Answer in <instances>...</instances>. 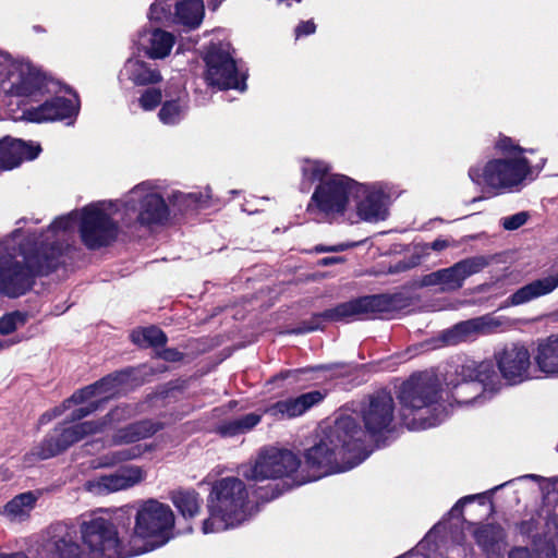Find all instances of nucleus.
Instances as JSON below:
<instances>
[{
  "instance_id": "f257e3e1",
  "label": "nucleus",
  "mask_w": 558,
  "mask_h": 558,
  "mask_svg": "<svg viewBox=\"0 0 558 558\" xmlns=\"http://www.w3.org/2000/svg\"><path fill=\"white\" fill-rule=\"evenodd\" d=\"M393 420L395 401L386 391L372 395L361 408L360 416L339 414L331 424L320 427L319 441L305 453V468L311 473L298 476L295 484L359 465L368 456L365 449L367 435L375 437L391 430Z\"/></svg>"
},
{
  "instance_id": "f03ea898",
  "label": "nucleus",
  "mask_w": 558,
  "mask_h": 558,
  "mask_svg": "<svg viewBox=\"0 0 558 558\" xmlns=\"http://www.w3.org/2000/svg\"><path fill=\"white\" fill-rule=\"evenodd\" d=\"M120 213L117 201L90 203L78 210L60 216L35 238L31 247L20 243V231L16 230L17 248L26 253L27 262L33 264L36 275L49 272L58 265V259L68 251L77 227L83 244L89 250H98L111 244L119 234V226L114 216Z\"/></svg>"
},
{
  "instance_id": "7ed1b4c3",
  "label": "nucleus",
  "mask_w": 558,
  "mask_h": 558,
  "mask_svg": "<svg viewBox=\"0 0 558 558\" xmlns=\"http://www.w3.org/2000/svg\"><path fill=\"white\" fill-rule=\"evenodd\" d=\"M137 413L136 405H119L101 420L77 423L57 429L53 435L45 438L40 445L34 447L29 453L24 456V465L31 466L39 460L52 458L86 436L104 433L108 429H113L108 439L109 446H123L149 438L162 428L159 422L151 420L137 421L118 427L120 423L132 418Z\"/></svg>"
},
{
  "instance_id": "20e7f679",
  "label": "nucleus",
  "mask_w": 558,
  "mask_h": 558,
  "mask_svg": "<svg viewBox=\"0 0 558 558\" xmlns=\"http://www.w3.org/2000/svg\"><path fill=\"white\" fill-rule=\"evenodd\" d=\"M500 156L475 165L469 169V178L496 195L519 191L526 180L544 166V159L536 165L525 157L526 149L520 147L510 137L502 136L496 142Z\"/></svg>"
},
{
  "instance_id": "39448f33",
  "label": "nucleus",
  "mask_w": 558,
  "mask_h": 558,
  "mask_svg": "<svg viewBox=\"0 0 558 558\" xmlns=\"http://www.w3.org/2000/svg\"><path fill=\"white\" fill-rule=\"evenodd\" d=\"M253 509L246 485L240 478H221L213 485L202 532L219 533L238 526L253 514Z\"/></svg>"
},
{
  "instance_id": "423d86ee",
  "label": "nucleus",
  "mask_w": 558,
  "mask_h": 558,
  "mask_svg": "<svg viewBox=\"0 0 558 558\" xmlns=\"http://www.w3.org/2000/svg\"><path fill=\"white\" fill-rule=\"evenodd\" d=\"M174 514L171 508L156 499L143 501L136 512L131 553L142 555L165 545L172 537Z\"/></svg>"
},
{
  "instance_id": "0eeeda50",
  "label": "nucleus",
  "mask_w": 558,
  "mask_h": 558,
  "mask_svg": "<svg viewBox=\"0 0 558 558\" xmlns=\"http://www.w3.org/2000/svg\"><path fill=\"white\" fill-rule=\"evenodd\" d=\"M437 395L435 384L422 377H412L402 385L399 396L401 416L410 429L434 427L442 421L444 410H440Z\"/></svg>"
},
{
  "instance_id": "6e6552de",
  "label": "nucleus",
  "mask_w": 558,
  "mask_h": 558,
  "mask_svg": "<svg viewBox=\"0 0 558 558\" xmlns=\"http://www.w3.org/2000/svg\"><path fill=\"white\" fill-rule=\"evenodd\" d=\"M80 533L86 558H126L131 553V542L124 544L109 514L99 510L85 515L80 524Z\"/></svg>"
},
{
  "instance_id": "1a4fd4ad",
  "label": "nucleus",
  "mask_w": 558,
  "mask_h": 558,
  "mask_svg": "<svg viewBox=\"0 0 558 558\" xmlns=\"http://www.w3.org/2000/svg\"><path fill=\"white\" fill-rule=\"evenodd\" d=\"M125 226L137 222L141 226H160L168 220L169 208L160 185L150 181L135 185L122 199L117 201Z\"/></svg>"
},
{
  "instance_id": "9d476101",
  "label": "nucleus",
  "mask_w": 558,
  "mask_h": 558,
  "mask_svg": "<svg viewBox=\"0 0 558 558\" xmlns=\"http://www.w3.org/2000/svg\"><path fill=\"white\" fill-rule=\"evenodd\" d=\"M356 181L348 175L332 173L315 187L308 210L329 221L345 222Z\"/></svg>"
},
{
  "instance_id": "9b49d317",
  "label": "nucleus",
  "mask_w": 558,
  "mask_h": 558,
  "mask_svg": "<svg viewBox=\"0 0 558 558\" xmlns=\"http://www.w3.org/2000/svg\"><path fill=\"white\" fill-rule=\"evenodd\" d=\"M17 232L0 240V293L8 298H19L34 284L33 264L26 253L17 248Z\"/></svg>"
},
{
  "instance_id": "f8f14e48",
  "label": "nucleus",
  "mask_w": 558,
  "mask_h": 558,
  "mask_svg": "<svg viewBox=\"0 0 558 558\" xmlns=\"http://www.w3.org/2000/svg\"><path fill=\"white\" fill-rule=\"evenodd\" d=\"M50 93V83L36 69L8 56L0 71V94L40 102Z\"/></svg>"
},
{
  "instance_id": "ddd939ff",
  "label": "nucleus",
  "mask_w": 558,
  "mask_h": 558,
  "mask_svg": "<svg viewBox=\"0 0 558 558\" xmlns=\"http://www.w3.org/2000/svg\"><path fill=\"white\" fill-rule=\"evenodd\" d=\"M391 187L385 182L355 183L345 223H376L387 219Z\"/></svg>"
},
{
  "instance_id": "4468645a",
  "label": "nucleus",
  "mask_w": 558,
  "mask_h": 558,
  "mask_svg": "<svg viewBox=\"0 0 558 558\" xmlns=\"http://www.w3.org/2000/svg\"><path fill=\"white\" fill-rule=\"evenodd\" d=\"M300 466L301 461L292 451L266 447L253 460L242 464L239 473L247 481L262 482L291 477Z\"/></svg>"
},
{
  "instance_id": "2eb2a0df",
  "label": "nucleus",
  "mask_w": 558,
  "mask_h": 558,
  "mask_svg": "<svg viewBox=\"0 0 558 558\" xmlns=\"http://www.w3.org/2000/svg\"><path fill=\"white\" fill-rule=\"evenodd\" d=\"M122 383L123 375L105 377L74 392L61 407L53 410V415H61L63 411L74 408L69 415V421H80L97 411L104 402L118 395Z\"/></svg>"
},
{
  "instance_id": "dca6fc26",
  "label": "nucleus",
  "mask_w": 558,
  "mask_h": 558,
  "mask_svg": "<svg viewBox=\"0 0 558 558\" xmlns=\"http://www.w3.org/2000/svg\"><path fill=\"white\" fill-rule=\"evenodd\" d=\"M205 78L208 84L220 89L245 90V75L240 72L227 43L211 44L205 54Z\"/></svg>"
},
{
  "instance_id": "f3484780",
  "label": "nucleus",
  "mask_w": 558,
  "mask_h": 558,
  "mask_svg": "<svg viewBox=\"0 0 558 558\" xmlns=\"http://www.w3.org/2000/svg\"><path fill=\"white\" fill-rule=\"evenodd\" d=\"M494 356L502 378L508 384H521L533 377L531 375V354L525 345L505 344L495 352Z\"/></svg>"
},
{
  "instance_id": "a211bd4d",
  "label": "nucleus",
  "mask_w": 558,
  "mask_h": 558,
  "mask_svg": "<svg viewBox=\"0 0 558 558\" xmlns=\"http://www.w3.org/2000/svg\"><path fill=\"white\" fill-rule=\"evenodd\" d=\"M146 477L147 471L144 466L126 464L110 474L88 481L86 488L96 495H107L135 487L142 484Z\"/></svg>"
},
{
  "instance_id": "6ab92c4d",
  "label": "nucleus",
  "mask_w": 558,
  "mask_h": 558,
  "mask_svg": "<svg viewBox=\"0 0 558 558\" xmlns=\"http://www.w3.org/2000/svg\"><path fill=\"white\" fill-rule=\"evenodd\" d=\"M47 95L38 106L25 108L22 111V119L28 122L43 123L71 119L77 114L80 102L76 95H71L68 98L63 96L47 98Z\"/></svg>"
},
{
  "instance_id": "aec40b11",
  "label": "nucleus",
  "mask_w": 558,
  "mask_h": 558,
  "mask_svg": "<svg viewBox=\"0 0 558 558\" xmlns=\"http://www.w3.org/2000/svg\"><path fill=\"white\" fill-rule=\"evenodd\" d=\"M389 310L385 295H369L354 299L327 311L325 316L332 320H356L374 317Z\"/></svg>"
},
{
  "instance_id": "412c9836",
  "label": "nucleus",
  "mask_w": 558,
  "mask_h": 558,
  "mask_svg": "<svg viewBox=\"0 0 558 558\" xmlns=\"http://www.w3.org/2000/svg\"><path fill=\"white\" fill-rule=\"evenodd\" d=\"M461 377V381L453 383L450 385L453 387V398L460 403H470L471 400L463 399L464 392L468 390L478 391L481 385H487L493 383L496 373L490 362L476 363L469 361L461 365L458 372Z\"/></svg>"
},
{
  "instance_id": "4be33fe9",
  "label": "nucleus",
  "mask_w": 558,
  "mask_h": 558,
  "mask_svg": "<svg viewBox=\"0 0 558 558\" xmlns=\"http://www.w3.org/2000/svg\"><path fill=\"white\" fill-rule=\"evenodd\" d=\"M50 534L39 558H86L76 542L75 533L65 525L53 526Z\"/></svg>"
},
{
  "instance_id": "5701e85b",
  "label": "nucleus",
  "mask_w": 558,
  "mask_h": 558,
  "mask_svg": "<svg viewBox=\"0 0 558 558\" xmlns=\"http://www.w3.org/2000/svg\"><path fill=\"white\" fill-rule=\"evenodd\" d=\"M40 151L39 144L5 137L0 141V171L12 170L24 161L33 160Z\"/></svg>"
},
{
  "instance_id": "b1692460",
  "label": "nucleus",
  "mask_w": 558,
  "mask_h": 558,
  "mask_svg": "<svg viewBox=\"0 0 558 558\" xmlns=\"http://www.w3.org/2000/svg\"><path fill=\"white\" fill-rule=\"evenodd\" d=\"M119 82H130L135 86L153 85L161 82L162 76L157 68L140 59H128L119 72Z\"/></svg>"
},
{
  "instance_id": "393cba45",
  "label": "nucleus",
  "mask_w": 558,
  "mask_h": 558,
  "mask_svg": "<svg viewBox=\"0 0 558 558\" xmlns=\"http://www.w3.org/2000/svg\"><path fill=\"white\" fill-rule=\"evenodd\" d=\"M558 288V271L550 275L535 279L527 284L518 289L507 299V304L512 306L522 305L545 296Z\"/></svg>"
},
{
  "instance_id": "a878e982",
  "label": "nucleus",
  "mask_w": 558,
  "mask_h": 558,
  "mask_svg": "<svg viewBox=\"0 0 558 558\" xmlns=\"http://www.w3.org/2000/svg\"><path fill=\"white\" fill-rule=\"evenodd\" d=\"M166 99L158 112L159 121L169 126L180 124L189 112V96L184 89L170 92L165 89Z\"/></svg>"
},
{
  "instance_id": "bb28decb",
  "label": "nucleus",
  "mask_w": 558,
  "mask_h": 558,
  "mask_svg": "<svg viewBox=\"0 0 558 558\" xmlns=\"http://www.w3.org/2000/svg\"><path fill=\"white\" fill-rule=\"evenodd\" d=\"M204 17L203 0H177L171 12V24L194 31L202 25Z\"/></svg>"
},
{
  "instance_id": "cd10ccee",
  "label": "nucleus",
  "mask_w": 558,
  "mask_h": 558,
  "mask_svg": "<svg viewBox=\"0 0 558 558\" xmlns=\"http://www.w3.org/2000/svg\"><path fill=\"white\" fill-rule=\"evenodd\" d=\"M324 395L320 391H311L294 399L279 401L268 408L267 412L279 418H291L303 414L311 407L320 402Z\"/></svg>"
},
{
  "instance_id": "c85d7f7f",
  "label": "nucleus",
  "mask_w": 558,
  "mask_h": 558,
  "mask_svg": "<svg viewBox=\"0 0 558 558\" xmlns=\"http://www.w3.org/2000/svg\"><path fill=\"white\" fill-rule=\"evenodd\" d=\"M40 496L38 490L21 493L0 509V514L11 522H23L29 518Z\"/></svg>"
},
{
  "instance_id": "c756f323",
  "label": "nucleus",
  "mask_w": 558,
  "mask_h": 558,
  "mask_svg": "<svg viewBox=\"0 0 558 558\" xmlns=\"http://www.w3.org/2000/svg\"><path fill=\"white\" fill-rule=\"evenodd\" d=\"M538 371L546 377H558V337L541 340L533 354Z\"/></svg>"
},
{
  "instance_id": "7c9ffc66",
  "label": "nucleus",
  "mask_w": 558,
  "mask_h": 558,
  "mask_svg": "<svg viewBox=\"0 0 558 558\" xmlns=\"http://www.w3.org/2000/svg\"><path fill=\"white\" fill-rule=\"evenodd\" d=\"M175 43V38L173 34L163 29H154L149 32L145 36V40L143 43L144 50L146 54L151 59H163L166 58L173 45Z\"/></svg>"
},
{
  "instance_id": "2f4dec72",
  "label": "nucleus",
  "mask_w": 558,
  "mask_h": 558,
  "mask_svg": "<svg viewBox=\"0 0 558 558\" xmlns=\"http://www.w3.org/2000/svg\"><path fill=\"white\" fill-rule=\"evenodd\" d=\"M480 335L481 324L478 317L468 319L454 325L451 329L444 332L442 339L447 344H457L462 341L471 340Z\"/></svg>"
},
{
  "instance_id": "473e14b6",
  "label": "nucleus",
  "mask_w": 558,
  "mask_h": 558,
  "mask_svg": "<svg viewBox=\"0 0 558 558\" xmlns=\"http://www.w3.org/2000/svg\"><path fill=\"white\" fill-rule=\"evenodd\" d=\"M151 449V446L141 444L121 448L102 456L100 458L99 465L102 468H110L122 462L137 460Z\"/></svg>"
},
{
  "instance_id": "72a5a7b5",
  "label": "nucleus",
  "mask_w": 558,
  "mask_h": 558,
  "mask_svg": "<svg viewBox=\"0 0 558 558\" xmlns=\"http://www.w3.org/2000/svg\"><path fill=\"white\" fill-rule=\"evenodd\" d=\"M423 283L425 286H439L442 291L458 290L463 284L456 265L425 276Z\"/></svg>"
},
{
  "instance_id": "f704fd0d",
  "label": "nucleus",
  "mask_w": 558,
  "mask_h": 558,
  "mask_svg": "<svg viewBox=\"0 0 558 558\" xmlns=\"http://www.w3.org/2000/svg\"><path fill=\"white\" fill-rule=\"evenodd\" d=\"M171 501L184 518L195 517L203 502L195 490H175L171 494Z\"/></svg>"
},
{
  "instance_id": "c9c22d12",
  "label": "nucleus",
  "mask_w": 558,
  "mask_h": 558,
  "mask_svg": "<svg viewBox=\"0 0 558 558\" xmlns=\"http://www.w3.org/2000/svg\"><path fill=\"white\" fill-rule=\"evenodd\" d=\"M262 415L257 413H248L242 417H238L222 423L218 430L223 436H235L251 430L260 422Z\"/></svg>"
},
{
  "instance_id": "e433bc0d",
  "label": "nucleus",
  "mask_w": 558,
  "mask_h": 558,
  "mask_svg": "<svg viewBox=\"0 0 558 558\" xmlns=\"http://www.w3.org/2000/svg\"><path fill=\"white\" fill-rule=\"evenodd\" d=\"M303 182H314L325 180L330 175L331 166L318 159H304L301 165Z\"/></svg>"
},
{
  "instance_id": "4c0bfd02",
  "label": "nucleus",
  "mask_w": 558,
  "mask_h": 558,
  "mask_svg": "<svg viewBox=\"0 0 558 558\" xmlns=\"http://www.w3.org/2000/svg\"><path fill=\"white\" fill-rule=\"evenodd\" d=\"M558 536L550 543L530 549L527 547H515L508 554V558H557Z\"/></svg>"
},
{
  "instance_id": "58836bf2",
  "label": "nucleus",
  "mask_w": 558,
  "mask_h": 558,
  "mask_svg": "<svg viewBox=\"0 0 558 558\" xmlns=\"http://www.w3.org/2000/svg\"><path fill=\"white\" fill-rule=\"evenodd\" d=\"M132 341L140 347H160L166 343V335L157 327L136 329L131 335Z\"/></svg>"
},
{
  "instance_id": "ea45409f",
  "label": "nucleus",
  "mask_w": 558,
  "mask_h": 558,
  "mask_svg": "<svg viewBox=\"0 0 558 558\" xmlns=\"http://www.w3.org/2000/svg\"><path fill=\"white\" fill-rule=\"evenodd\" d=\"M504 531L495 525H484L475 531V538L483 549L495 551V546L499 547V543L504 539Z\"/></svg>"
},
{
  "instance_id": "a19ab883",
  "label": "nucleus",
  "mask_w": 558,
  "mask_h": 558,
  "mask_svg": "<svg viewBox=\"0 0 558 558\" xmlns=\"http://www.w3.org/2000/svg\"><path fill=\"white\" fill-rule=\"evenodd\" d=\"M454 265L459 271L462 282H464L468 277L477 274L487 267L489 265V258L482 255L473 256L465 258Z\"/></svg>"
},
{
  "instance_id": "79ce46f5",
  "label": "nucleus",
  "mask_w": 558,
  "mask_h": 558,
  "mask_svg": "<svg viewBox=\"0 0 558 558\" xmlns=\"http://www.w3.org/2000/svg\"><path fill=\"white\" fill-rule=\"evenodd\" d=\"M481 324V331L483 335H489L497 331H502L511 326L509 318L505 316H496L494 314H486L478 317Z\"/></svg>"
},
{
  "instance_id": "37998d69",
  "label": "nucleus",
  "mask_w": 558,
  "mask_h": 558,
  "mask_svg": "<svg viewBox=\"0 0 558 558\" xmlns=\"http://www.w3.org/2000/svg\"><path fill=\"white\" fill-rule=\"evenodd\" d=\"M27 322V314L23 312H11L0 318V333L10 335L23 327Z\"/></svg>"
},
{
  "instance_id": "c03bdc74",
  "label": "nucleus",
  "mask_w": 558,
  "mask_h": 558,
  "mask_svg": "<svg viewBox=\"0 0 558 558\" xmlns=\"http://www.w3.org/2000/svg\"><path fill=\"white\" fill-rule=\"evenodd\" d=\"M162 93L159 88H147L138 98L140 107L145 111H151L161 105Z\"/></svg>"
},
{
  "instance_id": "a18cd8bd",
  "label": "nucleus",
  "mask_w": 558,
  "mask_h": 558,
  "mask_svg": "<svg viewBox=\"0 0 558 558\" xmlns=\"http://www.w3.org/2000/svg\"><path fill=\"white\" fill-rule=\"evenodd\" d=\"M167 197L174 206H178L179 210H184L192 204L198 203V196L195 193L185 194L182 192H173Z\"/></svg>"
},
{
  "instance_id": "49530a36",
  "label": "nucleus",
  "mask_w": 558,
  "mask_h": 558,
  "mask_svg": "<svg viewBox=\"0 0 558 558\" xmlns=\"http://www.w3.org/2000/svg\"><path fill=\"white\" fill-rule=\"evenodd\" d=\"M171 12L172 10H166L160 3H153L149 8L148 17L156 22L171 23Z\"/></svg>"
},
{
  "instance_id": "de8ad7c7",
  "label": "nucleus",
  "mask_w": 558,
  "mask_h": 558,
  "mask_svg": "<svg viewBox=\"0 0 558 558\" xmlns=\"http://www.w3.org/2000/svg\"><path fill=\"white\" fill-rule=\"evenodd\" d=\"M527 221V214L524 211L502 218L501 225L506 230H517Z\"/></svg>"
},
{
  "instance_id": "09e8293b",
  "label": "nucleus",
  "mask_w": 558,
  "mask_h": 558,
  "mask_svg": "<svg viewBox=\"0 0 558 558\" xmlns=\"http://www.w3.org/2000/svg\"><path fill=\"white\" fill-rule=\"evenodd\" d=\"M356 245H357V243H354V242L339 243V244L330 245V246L317 245V246H315L314 251L317 253L343 252V251L352 248Z\"/></svg>"
},
{
  "instance_id": "8fccbe9b",
  "label": "nucleus",
  "mask_w": 558,
  "mask_h": 558,
  "mask_svg": "<svg viewBox=\"0 0 558 558\" xmlns=\"http://www.w3.org/2000/svg\"><path fill=\"white\" fill-rule=\"evenodd\" d=\"M315 24L312 21L302 22L298 25L295 28L296 37H300L302 35H311L315 32Z\"/></svg>"
},
{
  "instance_id": "3c124183",
  "label": "nucleus",
  "mask_w": 558,
  "mask_h": 558,
  "mask_svg": "<svg viewBox=\"0 0 558 558\" xmlns=\"http://www.w3.org/2000/svg\"><path fill=\"white\" fill-rule=\"evenodd\" d=\"M451 245V242L447 239H436L430 243V248L434 251H442Z\"/></svg>"
},
{
  "instance_id": "603ef678",
  "label": "nucleus",
  "mask_w": 558,
  "mask_h": 558,
  "mask_svg": "<svg viewBox=\"0 0 558 558\" xmlns=\"http://www.w3.org/2000/svg\"><path fill=\"white\" fill-rule=\"evenodd\" d=\"M162 357L167 361H180L182 359V354L175 350H166L162 353Z\"/></svg>"
},
{
  "instance_id": "864d4df0",
  "label": "nucleus",
  "mask_w": 558,
  "mask_h": 558,
  "mask_svg": "<svg viewBox=\"0 0 558 558\" xmlns=\"http://www.w3.org/2000/svg\"><path fill=\"white\" fill-rule=\"evenodd\" d=\"M525 478L533 480V481H536V482L547 481L545 477L536 475V474H526V475H523L521 477H518V480H525ZM548 481L551 482L553 484H557L558 483V476L549 478Z\"/></svg>"
},
{
  "instance_id": "5fc2aeb1",
  "label": "nucleus",
  "mask_w": 558,
  "mask_h": 558,
  "mask_svg": "<svg viewBox=\"0 0 558 558\" xmlns=\"http://www.w3.org/2000/svg\"><path fill=\"white\" fill-rule=\"evenodd\" d=\"M344 259L342 257H324L318 262L320 266H329L338 263H342Z\"/></svg>"
},
{
  "instance_id": "6e6d98bb",
  "label": "nucleus",
  "mask_w": 558,
  "mask_h": 558,
  "mask_svg": "<svg viewBox=\"0 0 558 558\" xmlns=\"http://www.w3.org/2000/svg\"><path fill=\"white\" fill-rule=\"evenodd\" d=\"M474 499V496H468V497H464L463 499H461L453 508H452V511H456L460 508L461 505L465 504V502H469L471 500Z\"/></svg>"
},
{
  "instance_id": "4d7b16f0",
  "label": "nucleus",
  "mask_w": 558,
  "mask_h": 558,
  "mask_svg": "<svg viewBox=\"0 0 558 558\" xmlns=\"http://www.w3.org/2000/svg\"><path fill=\"white\" fill-rule=\"evenodd\" d=\"M0 558H27L24 554H1L0 553Z\"/></svg>"
},
{
  "instance_id": "13d9d810",
  "label": "nucleus",
  "mask_w": 558,
  "mask_h": 558,
  "mask_svg": "<svg viewBox=\"0 0 558 558\" xmlns=\"http://www.w3.org/2000/svg\"><path fill=\"white\" fill-rule=\"evenodd\" d=\"M219 1H210L209 7L215 11L219 7Z\"/></svg>"
},
{
  "instance_id": "bf43d9fd",
  "label": "nucleus",
  "mask_w": 558,
  "mask_h": 558,
  "mask_svg": "<svg viewBox=\"0 0 558 558\" xmlns=\"http://www.w3.org/2000/svg\"><path fill=\"white\" fill-rule=\"evenodd\" d=\"M280 494H281V490H279L278 488H276V490H275V492L272 493V495L270 496V499L278 497Z\"/></svg>"
},
{
  "instance_id": "052dcab7",
  "label": "nucleus",
  "mask_w": 558,
  "mask_h": 558,
  "mask_svg": "<svg viewBox=\"0 0 558 558\" xmlns=\"http://www.w3.org/2000/svg\"><path fill=\"white\" fill-rule=\"evenodd\" d=\"M5 347H7V344H5L2 340H0V351H1L2 349H4Z\"/></svg>"
},
{
  "instance_id": "680f3d73",
  "label": "nucleus",
  "mask_w": 558,
  "mask_h": 558,
  "mask_svg": "<svg viewBox=\"0 0 558 558\" xmlns=\"http://www.w3.org/2000/svg\"><path fill=\"white\" fill-rule=\"evenodd\" d=\"M506 485H507V483H504V484H501V485H499V486H496V487L494 488V490H497V489H499V488H501V487H504V486H506Z\"/></svg>"
},
{
  "instance_id": "e2e57ef3",
  "label": "nucleus",
  "mask_w": 558,
  "mask_h": 558,
  "mask_svg": "<svg viewBox=\"0 0 558 558\" xmlns=\"http://www.w3.org/2000/svg\"><path fill=\"white\" fill-rule=\"evenodd\" d=\"M289 375H290V373H287V374H280V375H279V377H280V378H286V377H288Z\"/></svg>"
},
{
  "instance_id": "0e129e2a",
  "label": "nucleus",
  "mask_w": 558,
  "mask_h": 558,
  "mask_svg": "<svg viewBox=\"0 0 558 558\" xmlns=\"http://www.w3.org/2000/svg\"><path fill=\"white\" fill-rule=\"evenodd\" d=\"M295 2H300L301 0H294Z\"/></svg>"
},
{
  "instance_id": "69168bd1",
  "label": "nucleus",
  "mask_w": 558,
  "mask_h": 558,
  "mask_svg": "<svg viewBox=\"0 0 558 558\" xmlns=\"http://www.w3.org/2000/svg\"><path fill=\"white\" fill-rule=\"evenodd\" d=\"M279 2H282L283 0H278Z\"/></svg>"
},
{
  "instance_id": "338daca9",
  "label": "nucleus",
  "mask_w": 558,
  "mask_h": 558,
  "mask_svg": "<svg viewBox=\"0 0 558 558\" xmlns=\"http://www.w3.org/2000/svg\"><path fill=\"white\" fill-rule=\"evenodd\" d=\"M557 451H558V445H557Z\"/></svg>"
}]
</instances>
